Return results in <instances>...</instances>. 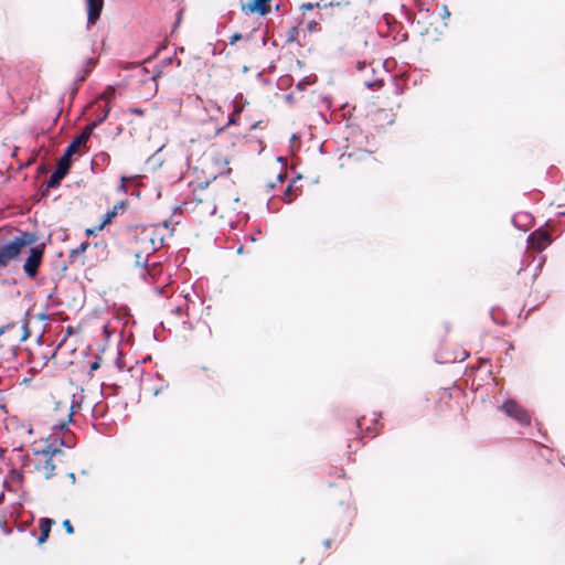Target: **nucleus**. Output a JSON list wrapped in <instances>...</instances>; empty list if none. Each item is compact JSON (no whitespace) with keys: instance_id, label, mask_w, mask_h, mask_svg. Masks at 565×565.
Instances as JSON below:
<instances>
[{"instance_id":"nucleus-1","label":"nucleus","mask_w":565,"mask_h":565,"mask_svg":"<svg viewBox=\"0 0 565 565\" xmlns=\"http://www.w3.org/2000/svg\"><path fill=\"white\" fill-rule=\"evenodd\" d=\"M127 235L138 265L145 264L147 257L163 245V235L159 233L158 225L136 226L129 228Z\"/></svg>"},{"instance_id":"nucleus-2","label":"nucleus","mask_w":565,"mask_h":565,"mask_svg":"<svg viewBox=\"0 0 565 565\" xmlns=\"http://www.w3.org/2000/svg\"><path fill=\"white\" fill-rule=\"evenodd\" d=\"M191 194L183 202L184 210L199 218L212 216L216 212L215 191L210 182L191 183Z\"/></svg>"},{"instance_id":"nucleus-3","label":"nucleus","mask_w":565,"mask_h":565,"mask_svg":"<svg viewBox=\"0 0 565 565\" xmlns=\"http://www.w3.org/2000/svg\"><path fill=\"white\" fill-rule=\"evenodd\" d=\"M92 135V127H85L83 131L74 138V140L67 146L64 154L58 161L57 168L51 174L47 186L56 188L60 185L61 180L68 173L72 163V156L78 152L81 147H85Z\"/></svg>"},{"instance_id":"nucleus-4","label":"nucleus","mask_w":565,"mask_h":565,"mask_svg":"<svg viewBox=\"0 0 565 565\" xmlns=\"http://www.w3.org/2000/svg\"><path fill=\"white\" fill-rule=\"evenodd\" d=\"M36 236L33 233L21 232L10 242L0 246V267L4 268L10 262L15 260L24 248L33 245Z\"/></svg>"},{"instance_id":"nucleus-5","label":"nucleus","mask_w":565,"mask_h":565,"mask_svg":"<svg viewBox=\"0 0 565 565\" xmlns=\"http://www.w3.org/2000/svg\"><path fill=\"white\" fill-rule=\"evenodd\" d=\"M75 405L68 401H58L49 414V422L53 428L63 430L72 422Z\"/></svg>"},{"instance_id":"nucleus-6","label":"nucleus","mask_w":565,"mask_h":565,"mask_svg":"<svg viewBox=\"0 0 565 565\" xmlns=\"http://www.w3.org/2000/svg\"><path fill=\"white\" fill-rule=\"evenodd\" d=\"M62 456V451L60 449H54L53 451H42L36 455L35 460V469L40 472L45 479H50L55 475L56 460Z\"/></svg>"},{"instance_id":"nucleus-7","label":"nucleus","mask_w":565,"mask_h":565,"mask_svg":"<svg viewBox=\"0 0 565 565\" xmlns=\"http://www.w3.org/2000/svg\"><path fill=\"white\" fill-rule=\"evenodd\" d=\"M6 333H9L10 339L18 343L25 341L31 335V331L29 328V319L23 318L21 322H10L7 323L6 326L0 327V337H2Z\"/></svg>"},{"instance_id":"nucleus-8","label":"nucleus","mask_w":565,"mask_h":565,"mask_svg":"<svg viewBox=\"0 0 565 565\" xmlns=\"http://www.w3.org/2000/svg\"><path fill=\"white\" fill-rule=\"evenodd\" d=\"M44 245L31 247L28 258L23 264V270L29 278H35L42 264Z\"/></svg>"},{"instance_id":"nucleus-9","label":"nucleus","mask_w":565,"mask_h":565,"mask_svg":"<svg viewBox=\"0 0 565 565\" xmlns=\"http://www.w3.org/2000/svg\"><path fill=\"white\" fill-rule=\"evenodd\" d=\"M502 412L522 425L529 424L527 411L514 399H507L501 405Z\"/></svg>"},{"instance_id":"nucleus-10","label":"nucleus","mask_w":565,"mask_h":565,"mask_svg":"<svg viewBox=\"0 0 565 565\" xmlns=\"http://www.w3.org/2000/svg\"><path fill=\"white\" fill-rule=\"evenodd\" d=\"M271 1L273 0H250L245 4H242V11L249 14L257 13L265 17L271 12Z\"/></svg>"},{"instance_id":"nucleus-11","label":"nucleus","mask_w":565,"mask_h":565,"mask_svg":"<svg viewBox=\"0 0 565 565\" xmlns=\"http://www.w3.org/2000/svg\"><path fill=\"white\" fill-rule=\"evenodd\" d=\"M87 9V28H92L99 20L104 0H85Z\"/></svg>"},{"instance_id":"nucleus-12","label":"nucleus","mask_w":565,"mask_h":565,"mask_svg":"<svg viewBox=\"0 0 565 565\" xmlns=\"http://www.w3.org/2000/svg\"><path fill=\"white\" fill-rule=\"evenodd\" d=\"M532 250L541 252L551 244V236L548 231L544 228H537L532 232Z\"/></svg>"},{"instance_id":"nucleus-13","label":"nucleus","mask_w":565,"mask_h":565,"mask_svg":"<svg viewBox=\"0 0 565 565\" xmlns=\"http://www.w3.org/2000/svg\"><path fill=\"white\" fill-rule=\"evenodd\" d=\"M372 120L377 122L380 126L392 125L395 121L394 107L391 106L387 109L376 108L371 114Z\"/></svg>"},{"instance_id":"nucleus-14","label":"nucleus","mask_w":565,"mask_h":565,"mask_svg":"<svg viewBox=\"0 0 565 565\" xmlns=\"http://www.w3.org/2000/svg\"><path fill=\"white\" fill-rule=\"evenodd\" d=\"M351 164L362 162L365 168H372L376 163V159L372 152L366 150H359L348 154Z\"/></svg>"},{"instance_id":"nucleus-15","label":"nucleus","mask_w":565,"mask_h":565,"mask_svg":"<svg viewBox=\"0 0 565 565\" xmlns=\"http://www.w3.org/2000/svg\"><path fill=\"white\" fill-rule=\"evenodd\" d=\"M55 524L53 519L42 518L39 521L40 536L38 537V544H43L47 541L52 526Z\"/></svg>"},{"instance_id":"nucleus-16","label":"nucleus","mask_w":565,"mask_h":565,"mask_svg":"<svg viewBox=\"0 0 565 565\" xmlns=\"http://www.w3.org/2000/svg\"><path fill=\"white\" fill-rule=\"evenodd\" d=\"M342 10V7L340 3L333 4L330 3L328 6L323 7V12L321 13V20H324L326 18L333 17L338 14Z\"/></svg>"},{"instance_id":"nucleus-17","label":"nucleus","mask_w":565,"mask_h":565,"mask_svg":"<svg viewBox=\"0 0 565 565\" xmlns=\"http://www.w3.org/2000/svg\"><path fill=\"white\" fill-rule=\"evenodd\" d=\"M88 247H89V242L85 241L82 244H79V246H77L76 248L72 249L70 252L71 260L72 262L76 260L79 256H82L87 250Z\"/></svg>"},{"instance_id":"nucleus-18","label":"nucleus","mask_w":565,"mask_h":565,"mask_svg":"<svg viewBox=\"0 0 565 565\" xmlns=\"http://www.w3.org/2000/svg\"><path fill=\"white\" fill-rule=\"evenodd\" d=\"M109 111H110V105L107 103L105 108H104L103 115H99V117L95 121L88 124L86 127H92V132H93L94 129L99 124H102L104 120H106V118L108 117Z\"/></svg>"},{"instance_id":"nucleus-19","label":"nucleus","mask_w":565,"mask_h":565,"mask_svg":"<svg viewBox=\"0 0 565 565\" xmlns=\"http://www.w3.org/2000/svg\"><path fill=\"white\" fill-rule=\"evenodd\" d=\"M525 214L518 213L513 216V223L516 227H519L521 231L526 232L527 231V224L522 223V220L525 218Z\"/></svg>"},{"instance_id":"nucleus-20","label":"nucleus","mask_w":565,"mask_h":565,"mask_svg":"<svg viewBox=\"0 0 565 565\" xmlns=\"http://www.w3.org/2000/svg\"><path fill=\"white\" fill-rule=\"evenodd\" d=\"M116 216V207H113L111 211H109L106 215H105V218L103 220L102 224L97 227V230H103L105 225L109 224L113 218Z\"/></svg>"},{"instance_id":"nucleus-21","label":"nucleus","mask_w":565,"mask_h":565,"mask_svg":"<svg viewBox=\"0 0 565 565\" xmlns=\"http://www.w3.org/2000/svg\"><path fill=\"white\" fill-rule=\"evenodd\" d=\"M110 161V156L107 152H99L95 156L94 162H102L103 164H107Z\"/></svg>"},{"instance_id":"nucleus-22","label":"nucleus","mask_w":565,"mask_h":565,"mask_svg":"<svg viewBox=\"0 0 565 565\" xmlns=\"http://www.w3.org/2000/svg\"><path fill=\"white\" fill-rule=\"evenodd\" d=\"M162 268L160 264H153L150 268L147 269L148 275L154 278L157 275L161 273Z\"/></svg>"},{"instance_id":"nucleus-23","label":"nucleus","mask_w":565,"mask_h":565,"mask_svg":"<svg viewBox=\"0 0 565 565\" xmlns=\"http://www.w3.org/2000/svg\"><path fill=\"white\" fill-rule=\"evenodd\" d=\"M115 95V88L113 86H108L103 95L100 96L102 99H105L106 102H108L113 96Z\"/></svg>"},{"instance_id":"nucleus-24","label":"nucleus","mask_w":565,"mask_h":565,"mask_svg":"<svg viewBox=\"0 0 565 565\" xmlns=\"http://www.w3.org/2000/svg\"><path fill=\"white\" fill-rule=\"evenodd\" d=\"M100 367V358H96L94 362L89 364V376H93V373Z\"/></svg>"},{"instance_id":"nucleus-25","label":"nucleus","mask_w":565,"mask_h":565,"mask_svg":"<svg viewBox=\"0 0 565 565\" xmlns=\"http://www.w3.org/2000/svg\"><path fill=\"white\" fill-rule=\"evenodd\" d=\"M291 191H292V185H291V184H289V185H288V188L286 189V191L284 192V200H285V202H287V203H290V202H292V200H294V196H292V194H291Z\"/></svg>"},{"instance_id":"nucleus-26","label":"nucleus","mask_w":565,"mask_h":565,"mask_svg":"<svg viewBox=\"0 0 565 565\" xmlns=\"http://www.w3.org/2000/svg\"><path fill=\"white\" fill-rule=\"evenodd\" d=\"M62 525H63V527L65 529V532L68 535H72L74 533V527H73V525H72L70 520H64Z\"/></svg>"},{"instance_id":"nucleus-27","label":"nucleus","mask_w":565,"mask_h":565,"mask_svg":"<svg viewBox=\"0 0 565 565\" xmlns=\"http://www.w3.org/2000/svg\"><path fill=\"white\" fill-rule=\"evenodd\" d=\"M128 113L134 114V115H138V116H143L145 115V110L142 108H139V107H131V108L128 109Z\"/></svg>"},{"instance_id":"nucleus-28","label":"nucleus","mask_w":565,"mask_h":565,"mask_svg":"<svg viewBox=\"0 0 565 565\" xmlns=\"http://www.w3.org/2000/svg\"><path fill=\"white\" fill-rule=\"evenodd\" d=\"M242 111H243V105L239 104L238 102H235L234 109H233L234 116H239Z\"/></svg>"},{"instance_id":"nucleus-29","label":"nucleus","mask_w":565,"mask_h":565,"mask_svg":"<svg viewBox=\"0 0 565 565\" xmlns=\"http://www.w3.org/2000/svg\"><path fill=\"white\" fill-rule=\"evenodd\" d=\"M243 39V35L242 33H234L231 38H230V44L233 45L235 44L237 41L242 40Z\"/></svg>"},{"instance_id":"nucleus-30","label":"nucleus","mask_w":565,"mask_h":565,"mask_svg":"<svg viewBox=\"0 0 565 565\" xmlns=\"http://www.w3.org/2000/svg\"><path fill=\"white\" fill-rule=\"evenodd\" d=\"M127 181H128V178L126 177H121V184L119 186V190L126 192L127 191Z\"/></svg>"},{"instance_id":"nucleus-31","label":"nucleus","mask_w":565,"mask_h":565,"mask_svg":"<svg viewBox=\"0 0 565 565\" xmlns=\"http://www.w3.org/2000/svg\"><path fill=\"white\" fill-rule=\"evenodd\" d=\"M237 117L238 116H234V114L232 113L226 126L235 125L237 122Z\"/></svg>"},{"instance_id":"nucleus-32","label":"nucleus","mask_w":565,"mask_h":565,"mask_svg":"<svg viewBox=\"0 0 565 565\" xmlns=\"http://www.w3.org/2000/svg\"><path fill=\"white\" fill-rule=\"evenodd\" d=\"M315 7H319V3H316V4H312V3H305L302 4V8L306 9V10H311L313 9Z\"/></svg>"},{"instance_id":"nucleus-33","label":"nucleus","mask_w":565,"mask_h":565,"mask_svg":"<svg viewBox=\"0 0 565 565\" xmlns=\"http://www.w3.org/2000/svg\"><path fill=\"white\" fill-rule=\"evenodd\" d=\"M322 544L326 548H329L332 544V540L326 539V540H323Z\"/></svg>"},{"instance_id":"nucleus-34","label":"nucleus","mask_w":565,"mask_h":565,"mask_svg":"<svg viewBox=\"0 0 565 565\" xmlns=\"http://www.w3.org/2000/svg\"><path fill=\"white\" fill-rule=\"evenodd\" d=\"M317 25H318V23L316 21H311V22H309L308 28L310 31H313Z\"/></svg>"},{"instance_id":"nucleus-35","label":"nucleus","mask_w":565,"mask_h":565,"mask_svg":"<svg viewBox=\"0 0 565 565\" xmlns=\"http://www.w3.org/2000/svg\"><path fill=\"white\" fill-rule=\"evenodd\" d=\"M285 177H286V173H282V172H279L277 174V179H278L279 182H282L285 180Z\"/></svg>"},{"instance_id":"nucleus-36","label":"nucleus","mask_w":565,"mask_h":565,"mask_svg":"<svg viewBox=\"0 0 565 565\" xmlns=\"http://www.w3.org/2000/svg\"><path fill=\"white\" fill-rule=\"evenodd\" d=\"M117 205H118L119 210H122V209H125L127 206V201H121Z\"/></svg>"},{"instance_id":"nucleus-37","label":"nucleus","mask_w":565,"mask_h":565,"mask_svg":"<svg viewBox=\"0 0 565 565\" xmlns=\"http://www.w3.org/2000/svg\"><path fill=\"white\" fill-rule=\"evenodd\" d=\"M117 205H118L119 210H122V209H125L127 206V201H121Z\"/></svg>"},{"instance_id":"nucleus-38","label":"nucleus","mask_w":565,"mask_h":565,"mask_svg":"<svg viewBox=\"0 0 565 565\" xmlns=\"http://www.w3.org/2000/svg\"><path fill=\"white\" fill-rule=\"evenodd\" d=\"M85 233H86L87 235H94V234H95V230H93V228H87V230L85 231Z\"/></svg>"},{"instance_id":"nucleus-39","label":"nucleus","mask_w":565,"mask_h":565,"mask_svg":"<svg viewBox=\"0 0 565 565\" xmlns=\"http://www.w3.org/2000/svg\"><path fill=\"white\" fill-rule=\"evenodd\" d=\"M362 420H363V418H358V419H356L355 424H356L358 428H361V426H362Z\"/></svg>"},{"instance_id":"nucleus-40","label":"nucleus","mask_w":565,"mask_h":565,"mask_svg":"<svg viewBox=\"0 0 565 565\" xmlns=\"http://www.w3.org/2000/svg\"><path fill=\"white\" fill-rule=\"evenodd\" d=\"M68 477L71 479V482L75 483V480H76L75 475L72 472V473L68 475Z\"/></svg>"},{"instance_id":"nucleus-41","label":"nucleus","mask_w":565,"mask_h":565,"mask_svg":"<svg viewBox=\"0 0 565 565\" xmlns=\"http://www.w3.org/2000/svg\"><path fill=\"white\" fill-rule=\"evenodd\" d=\"M114 207H116V214H117L119 212L118 205H115Z\"/></svg>"}]
</instances>
